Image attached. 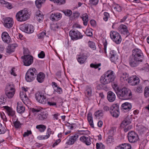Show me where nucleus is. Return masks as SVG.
Listing matches in <instances>:
<instances>
[{
	"mask_svg": "<svg viewBox=\"0 0 149 149\" xmlns=\"http://www.w3.org/2000/svg\"><path fill=\"white\" fill-rule=\"evenodd\" d=\"M115 78L114 72L111 70H109L101 77L100 81L102 84L105 85L113 81Z\"/></svg>",
	"mask_w": 149,
	"mask_h": 149,
	"instance_id": "1",
	"label": "nucleus"
},
{
	"mask_svg": "<svg viewBox=\"0 0 149 149\" xmlns=\"http://www.w3.org/2000/svg\"><path fill=\"white\" fill-rule=\"evenodd\" d=\"M116 94L118 97L122 100H128L132 97L131 91L126 87H123L119 90L116 93Z\"/></svg>",
	"mask_w": 149,
	"mask_h": 149,
	"instance_id": "2",
	"label": "nucleus"
},
{
	"mask_svg": "<svg viewBox=\"0 0 149 149\" xmlns=\"http://www.w3.org/2000/svg\"><path fill=\"white\" fill-rule=\"evenodd\" d=\"M37 74V72L35 68H31L27 72L25 79L27 82H31L34 80Z\"/></svg>",
	"mask_w": 149,
	"mask_h": 149,
	"instance_id": "3",
	"label": "nucleus"
},
{
	"mask_svg": "<svg viewBox=\"0 0 149 149\" xmlns=\"http://www.w3.org/2000/svg\"><path fill=\"white\" fill-rule=\"evenodd\" d=\"M110 112L112 116L118 117L120 114L119 105L118 104H113L110 108Z\"/></svg>",
	"mask_w": 149,
	"mask_h": 149,
	"instance_id": "4",
	"label": "nucleus"
},
{
	"mask_svg": "<svg viewBox=\"0 0 149 149\" xmlns=\"http://www.w3.org/2000/svg\"><path fill=\"white\" fill-rule=\"evenodd\" d=\"M127 136L129 141L131 143H136L139 139L138 135L133 131H130L129 132Z\"/></svg>",
	"mask_w": 149,
	"mask_h": 149,
	"instance_id": "5",
	"label": "nucleus"
},
{
	"mask_svg": "<svg viewBox=\"0 0 149 149\" xmlns=\"http://www.w3.org/2000/svg\"><path fill=\"white\" fill-rule=\"evenodd\" d=\"M20 29L28 33H32L34 30L33 26L29 24H24L21 26Z\"/></svg>",
	"mask_w": 149,
	"mask_h": 149,
	"instance_id": "6",
	"label": "nucleus"
},
{
	"mask_svg": "<svg viewBox=\"0 0 149 149\" xmlns=\"http://www.w3.org/2000/svg\"><path fill=\"white\" fill-rule=\"evenodd\" d=\"M111 38L117 44H119L121 42L122 39L120 35L116 31H111L110 33Z\"/></svg>",
	"mask_w": 149,
	"mask_h": 149,
	"instance_id": "7",
	"label": "nucleus"
},
{
	"mask_svg": "<svg viewBox=\"0 0 149 149\" xmlns=\"http://www.w3.org/2000/svg\"><path fill=\"white\" fill-rule=\"evenodd\" d=\"M131 56L140 60V62H142L144 57L142 51L138 48L135 49L132 51Z\"/></svg>",
	"mask_w": 149,
	"mask_h": 149,
	"instance_id": "8",
	"label": "nucleus"
},
{
	"mask_svg": "<svg viewBox=\"0 0 149 149\" xmlns=\"http://www.w3.org/2000/svg\"><path fill=\"white\" fill-rule=\"evenodd\" d=\"M69 35L71 39L73 40L81 39L83 37L81 33L77 30H70L69 32Z\"/></svg>",
	"mask_w": 149,
	"mask_h": 149,
	"instance_id": "9",
	"label": "nucleus"
},
{
	"mask_svg": "<svg viewBox=\"0 0 149 149\" xmlns=\"http://www.w3.org/2000/svg\"><path fill=\"white\" fill-rule=\"evenodd\" d=\"M27 16L26 13L24 11L21 10L16 14V18L18 21H24L27 20Z\"/></svg>",
	"mask_w": 149,
	"mask_h": 149,
	"instance_id": "10",
	"label": "nucleus"
},
{
	"mask_svg": "<svg viewBox=\"0 0 149 149\" xmlns=\"http://www.w3.org/2000/svg\"><path fill=\"white\" fill-rule=\"evenodd\" d=\"M35 97L38 102L43 104H45L47 102L46 97L41 92H38L36 93L35 94Z\"/></svg>",
	"mask_w": 149,
	"mask_h": 149,
	"instance_id": "11",
	"label": "nucleus"
},
{
	"mask_svg": "<svg viewBox=\"0 0 149 149\" xmlns=\"http://www.w3.org/2000/svg\"><path fill=\"white\" fill-rule=\"evenodd\" d=\"M21 58L23 59L24 65L25 66H29L33 62V57L30 55H24V56H22Z\"/></svg>",
	"mask_w": 149,
	"mask_h": 149,
	"instance_id": "12",
	"label": "nucleus"
},
{
	"mask_svg": "<svg viewBox=\"0 0 149 149\" xmlns=\"http://www.w3.org/2000/svg\"><path fill=\"white\" fill-rule=\"evenodd\" d=\"M118 30L121 34L127 35L126 37L129 36L130 34L127 27L124 24L120 25L118 28Z\"/></svg>",
	"mask_w": 149,
	"mask_h": 149,
	"instance_id": "13",
	"label": "nucleus"
},
{
	"mask_svg": "<svg viewBox=\"0 0 149 149\" xmlns=\"http://www.w3.org/2000/svg\"><path fill=\"white\" fill-rule=\"evenodd\" d=\"M140 61L139 60L130 56L129 58V63L130 65L132 67L137 66L139 64Z\"/></svg>",
	"mask_w": 149,
	"mask_h": 149,
	"instance_id": "14",
	"label": "nucleus"
},
{
	"mask_svg": "<svg viewBox=\"0 0 149 149\" xmlns=\"http://www.w3.org/2000/svg\"><path fill=\"white\" fill-rule=\"evenodd\" d=\"M140 81L139 78L136 75L129 77L127 82L132 86H134L138 84Z\"/></svg>",
	"mask_w": 149,
	"mask_h": 149,
	"instance_id": "15",
	"label": "nucleus"
},
{
	"mask_svg": "<svg viewBox=\"0 0 149 149\" xmlns=\"http://www.w3.org/2000/svg\"><path fill=\"white\" fill-rule=\"evenodd\" d=\"M3 21L4 26L8 28L12 27L13 24V20L12 18L6 17L4 19Z\"/></svg>",
	"mask_w": 149,
	"mask_h": 149,
	"instance_id": "16",
	"label": "nucleus"
},
{
	"mask_svg": "<svg viewBox=\"0 0 149 149\" xmlns=\"http://www.w3.org/2000/svg\"><path fill=\"white\" fill-rule=\"evenodd\" d=\"M18 45L16 44H13L9 45L6 47V52L8 55H10L11 53L14 52L15 48L17 47Z\"/></svg>",
	"mask_w": 149,
	"mask_h": 149,
	"instance_id": "17",
	"label": "nucleus"
},
{
	"mask_svg": "<svg viewBox=\"0 0 149 149\" xmlns=\"http://www.w3.org/2000/svg\"><path fill=\"white\" fill-rule=\"evenodd\" d=\"M131 104L126 102L123 104L121 105V109L125 112H127L130 111L132 108Z\"/></svg>",
	"mask_w": 149,
	"mask_h": 149,
	"instance_id": "18",
	"label": "nucleus"
},
{
	"mask_svg": "<svg viewBox=\"0 0 149 149\" xmlns=\"http://www.w3.org/2000/svg\"><path fill=\"white\" fill-rule=\"evenodd\" d=\"M1 38L2 40L4 42L8 44L9 43L11 42V38L7 32H4L2 33Z\"/></svg>",
	"mask_w": 149,
	"mask_h": 149,
	"instance_id": "19",
	"label": "nucleus"
},
{
	"mask_svg": "<svg viewBox=\"0 0 149 149\" xmlns=\"http://www.w3.org/2000/svg\"><path fill=\"white\" fill-rule=\"evenodd\" d=\"M79 139L81 141L87 146L90 145L92 143L90 137L89 136H86L85 135L83 136L80 137Z\"/></svg>",
	"mask_w": 149,
	"mask_h": 149,
	"instance_id": "20",
	"label": "nucleus"
},
{
	"mask_svg": "<svg viewBox=\"0 0 149 149\" xmlns=\"http://www.w3.org/2000/svg\"><path fill=\"white\" fill-rule=\"evenodd\" d=\"M62 16V14L60 13H54L51 15L50 18L52 21H56L59 20L61 18Z\"/></svg>",
	"mask_w": 149,
	"mask_h": 149,
	"instance_id": "21",
	"label": "nucleus"
},
{
	"mask_svg": "<svg viewBox=\"0 0 149 149\" xmlns=\"http://www.w3.org/2000/svg\"><path fill=\"white\" fill-rule=\"evenodd\" d=\"M110 54V60L112 62L116 63L118 59V55L114 50L111 51Z\"/></svg>",
	"mask_w": 149,
	"mask_h": 149,
	"instance_id": "22",
	"label": "nucleus"
},
{
	"mask_svg": "<svg viewBox=\"0 0 149 149\" xmlns=\"http://www.w3.org/2000/svg\"><path fill=\"white\" fill-rule=\"evenodd\" d=\"M79 136V135L78 134H75L73 136H70L66 143L69 145L74 144L75 142L77 141Z\"/></svg>",
	"mask_w": 149,
	"mask_h": 149,
	"instance_id": "23",
	"label": "nucleus"
},
{
	"mask_svg": "<svg viewBox=\"0 0 149 149\" xmlns=\"http://www.w3.org/2000/svg\"><path fill=\"white\" fill-rule=\"evenodd\" d=\"M5 92H15V86L12 83L7 84L6 86Z\"/></svg>",
	"mask_w": 149,
	"mask_h": 149,
	"instance_id": "24",
	"label": "nucleus"
},
{
	"mask_svg": "<svg viewBox=\"0 0 149 149\" xmlns=\"http://www.w3.org/2000/svg\"><path fill=\"white\" fill-rule=\"evenodd\" d=\"M116 98L115 94L111 91H109L107 93V99L110 102H112L115 101Z\"/></svg>",
	"mask_w": 149,
	"mask_h": 149,
	"instance_id": "25",
	"label": "nucleus"
},
{
	"mask_svg": "<svg viewBox=\"0 0 149 149\" xmlns=\"http://www.w3.org/2000/svg\"><path fill=\"white\" fill-rule=\"evenodd\" d=\"M120 79L122 81H127V82L129 77V74L126 72H122L120 74Z\"/></svg>",
	"mask_w": 149,
	"mask_h": 149,
	"instance_id": "26",
	"label": "nucleus"
},
{
	"mask_svg": "<svg viewBox=\"0 0 149 149\" xmlns=\"http://www.w3.org/2000/svg\"><path fill=\"white\" fill-rule=\"evenodd\" d=\"M48 115L47 112L46 111H43L38 115V119L41 120H46L47 118Z\"/></svg>",
	"mask_w": 149,
	"mask_h": 149,
	"instance_id": "27",
	"label": "nucleus"
},
{
	"mask_svg": "<svg viewBox=\"0 0 149 149\" xmlns=\"http://www.w3.org/2000/svg\"><path fill=\"white\" fill-rule=\"evenodd\" d=\"M17 111L19 113H24L25 110V107L22 105L21 102H18L17 105Z\"/></svg>",
	"mask_w": 149,
	"mask_h": 149,
	"instance_id": "28",
	"label": "nucleus"
},
{
	"mask_svg": "<svg viewBox=\"0 0 149 149\" xmlns=\"http://www.w3.org/2000/svg\"><path fill=\"white\" fill-rule=\"evenodd\" d=\"M45 75L42 72H40L37 76V79L38 82L41 83L44 80Z\"/></svg>",
	"mask_w": 149,
	"mask_h": 149,
	"instance_id": "29",
	"label": "nucleus"
},
{
	"mask_svg": "<svg viewBox=\"0 0 149 149\" xmlns=\"http://www.w3.org/2000/svg\"><path fill=\"white\" fill-rule=\"evenodd\" d=\"M4 108L7 111L8 116L13 117L15 115V112L11 108L7 106H6L4 107Z\"/></svg>",
	"mask_w": 149,
	"mask_h": 149,
	"instance_id": "30",
	"label": "nucleus"
},
{
	"mask_svg": "<svg viewBox=\"0 0 149 149\" xmlns=\"http://www.w3.org/2000/svg\"><path fill=\"white\" fill-rule=\"evenodd\" d=\"M85 93L86 95L88 97H90L92 95V88L90 86H87L86 87Z\"/></svg>",
	"mask_w": 149,
	"mask_h": 149,
	"instance_id": "31",
	"label": "nucleus"
},
{
	"mask_svg": "<svg viewBox=\"0 0 149 149\" xmlns=\"http://www.w3.org/2000/svg\"><path fill=\"white\" fill-rule=\"evenodd\" d=\"M36 15L38 20L39 22L42 21L44 18V15L42 12L38 10L36 12Z\"/></svg>",
	"mask_w": 149,
	"mask_h": 149,
	"instance_id": "32",
	"label": "nucleus"
},
{
	"mask_svg": "<svg viewBox=\"0 0 149 149\" xmlns=\"http://www.w3.org/2000/svg\"><path fill=\"white\" fill-rule=\"evenodd\" d=\"M123 149H131V145L128 143H122L118 146Z\"/></svg>",
	"mask_w": 149,
	"mask_h": 149,
	"instance_id": "33",
	"label": "nucleus"
},
{
	"mask_svg": "<svg viewBox=\"0 0 149 149\" xmlns=\"http://www.w3.org/2000/svg\"><path fill=\"white\" fill-rule=\"evenodd\" d=\"M86 59V56L84 55L79 56L77 58V61L80 64L83 63Z\"/></svg>",
	"mask_w": 149,
	"mask_h": 149,
	"instance_id": "34",
	"label": "nucleus"
},
{
	"mask_svg": "<svg viewBox=\"0 0 149 149\" xmlns=\"http://www.w3.org/2000/svg\"><path fill=\"white\" fill-rule=\"evenodd\" d=\"M87 119L89 125L91 127L93 128L94 127L92 114L91 113H89L88 114Z\"/></svg>",
	"mask_w": 149,
	"mask_h": 149,
	"instance_id": "35",
	"label": "nucleus"
},
{
	"mask_svg": "<svg viewBox=\"0 0 149 149\" xmlns=\"http://www.w3.org/2000/svg\"><path fill=\"white\" fill-rule=\"evenodd\" d=\"M83 21V23L84 25L86 26L87 24L88 21V16L86 13L83 14L81 17Z\"/></svg>",
	"mask_w": 149,
	"mask_h": 149,
	"instance_id": "36",
	"label": "nucleus"
},
{
	"mask_svg": "<svg viewBox=\"0 0 149 149\" xmlns=\"http://www.w3.org/2000/svg\"><path fill=\"white\" fill-rule=\"evenodd\" d=\"M46 0H36L35 1V4L36 6L39 8L41 7L42 4L44 3Z\"/></svg>",
	"mask_w": 149,
	"mask_h": 149,
	"instance_id": "37",
	"label": "nucleus"
},
{
	"mask_svg": "<svg viewBox=\"0 0 149 149\" xmlns=\"http://www.w3.org/2000/svg\"><path fill=\"white\" fill-rule=\"evenodd\" d=\"M103 112L102 110H99L96 111L94 113L95 116L97 118L102 116H103Z\"/></svg>",
	"mask_w": 149,
	"mask_h": 149,
	"instance_id": "38",
	"label": "nucleus"
},
{
	"mask_svg": "<svg viewBox=\"0 0 149 149\" xmlns=\"http://www.w3.org/2000/svg\"><path fill=\"white\" fill-rule=\"evenodd\" d=\"M36 128L39 129V131L41 132H43L46 129V126L42 125H37Z\"/></svg>",
	"mask_w": 149,
	"mask_h": 149,
	"instance_id": "39",
	"label": "nucleus"
},
{
	"mask_svg": "<svg viewBox=\"0 0 149 149\" xmlns=\"http://www.w3.org/2000/svg\"><path fill=\"white\" fill-rule=\"evenodd\" d=\"M78 134L80 135H88L90 134V132L88 130H78Z\"/></svg>",
	"mask_w": 149,
	"mask_h": 149,
	"instance_id": "40",
	"label": "nucleus"
},
{
	"mask_svg": "<svg viewBox=\"0 0 149 149\" xmlns=\"http://www.w3.org/2000/svg\"><path fill=\"white\" fill-rule=\"evenodd\" d=\"M62 12L65 15L67 16H70L72 14V11L70 10L66 9L63 10Z\"/></svg>",
	"mask_w": 149,
	"mask_h": 149,
	"instance_id": "41",
	"label": "nucleus"
},
{
	"mask_svg": "<svg viewBox=\"0 0 149 149\" xmlns=\"http://www.w3.org/2000/svg\"><path fill=\"white\" fill-rule=\"evenodd\" d=\"M92 29H87L85 33L88 36L91 37L93 36Z\"/></svg>",
	"mask_w": 149,
	"mask_h": 149,
	"instance_id": "42",
	"label": "nucleus"
},
{
	"mask_svg": "<svg viewBox=\"0 0 149 149\" xmlns=\"http://www.w3.org/2000/svg\"><path fill=\"white\" fill-rule=\"evenodd\" d=\"M6 131V129L0 123V134H5Z\"/></svg>",
	"mask_w": 149,
	"mask_h": 149,
	"instance_id": "43",
	"label": "nucleus"
},
{
	"mask_svg": "<svg viewBox=\"0 0 149 149\" xmlns=\"http://www.w3.org/2000/svg\"><path fill=\"white\" fill-rule=\"evenodd\" d=\"M15 92H5V94L9 98H11L13 97L15 94Z\"/></svg>",
	"mask_w": 149,
	"mask_h": 149,
	"instance_id": "44",
	"label": "nucleus"
},
{
	"mask_svg": "<svg viewBox=\"0 0 149 149\" xmlns=\"http://www.w3.org/2000/svg\"><path fill=\"white\" fill-rule=\"evenodd\" d=\"M97 149H105V146L101 143H97L96 144Z\"/></svg>",
	"mask_w": 149,
	"mask_h": 149,
	"instance_id": "45",
	"label": "nucleus"
},
{
	"mask_svg": "<svg viewBox=\"0 0 149 149\" xmlns=\"http://www.w3.org/2000/svg\"><path fill=\"white\" fill-rule=\"evenodd\" d=\"M88 46L93 50L95 49L96 47L95 43L93 42L89 41L88 42Z\"/></svg>",
	"mask_w": 149,
	"mask_h": 149,
	"instance_id": "46",
	"label": "nucleus"
},
{
	"mask_svg": "<svg viewBox=\"0 0 149 149\" xmlns=\"http://www.w3.org/2000/svg\"><path fill=\"white\" fill-rule=\"evenodd\" d=\"M13 124L15 128H19L21 127V124L20 122L17 120L14 121Z\"/></svg>",
	"mask_w": 149,
	"mask_h": 149,
	"instance_id": "47",
	"label": "nucleus"
},
{
	"mask_svg": "<svg viewBox=\"0 0 149 149\" xmlns=\"http://www.w3.org/2000/svg\"><path fill=\"white\" fill-rule=\"evenodd\" d=\"M144 95L145 97H147L149 96V88L146 87H145Z\"/></svg>",
	"mask_w": 149,
	"mask_h": 149,
	"instance_id": "48",
	"label": "nucleus"
},
{
	"mask_svg": "<svg viewBox=\"0 0 149 149\" xmlns=\"http://www.w3.org/2000/svg\"><path fill=\"white\" fill-rule=\"evenodd\" d=\"M113 139L112 136L109 135L108 136L107 139L106 140L107 143V144H109L112 143L113 141Z\"/></svg>",
	"mask_w": 149,
	"mask_h": 149,
	"instance_id": "49",
	"label": "nucleus"
},
{
	"mask_svg": "<svg viewBox=\"0 0 149 149\" xmlns=\"http://www.w3.org/2000/svg\"><path fill=\"white\" fill-rule=\"evenodd\" d=\"M130 123V121L127 119H125L122 123V125H123L125 126H127V125Z\"/></svg>",
	"mask_w": 149,
	"mask_h": 149,
	"instance_id": "50",
	"label": "nucleus"
},
{
	"mask_svg": "<svg viewBox=\"0 0 149 149\" xmlns=\"http://www.w3.org/2000/svg\"><path fill=\"white\" fill-rule=\"evenodd\" d=\"M109 15L107 12H105L104 13L103 19L105 21H107L109 17Z\"/></svg>",
	"mask_w": 149,
	"mask_h": 149,
	"instance_id": "51",
	"label": "nucleus"
},
{
	"mask_svg": "<svg viewBox=\"0 0 149 149\" xmlns=\"http://www.w3.org/2000/svg\"><path fill=\"white\" fill-rule=\"evenodd\" d=\"M31 110L33 113H38L40 111V109L39 108H31Z\"/></svg>",
	"mask_w": 149,
	"mask_h": 149,
	"instance_id": "52",
	"label": "nucleus"
},
{
	"mask_svg": "<svg viewBox=\"0 0 149 149\" xmlns=\"http://www.w3.org/2000/svg\"><path fill=\"white\" fill-rule=\"evenodd\" d=\"M112 87L116 94L117 91L120 89L118 87V85L116 84H114L112 85Z\"/></svg>",
	"mask_w": 149,
	"mask_h": 149,
	"instance_id": "53",
	"label": "nucleus"
},
{
	"mask_svg": "<svg viewBox=\"0 0 149 149\" xmlns=\"http://www.w3.org/2000/svg\"><path fill=\"white\" fill-rule=\"evenodd\" d=\"M101 63H99L97 64H94L91 63L90 64V67L91 68H94L95 69H97L101 65Z\"/></svg>",
	"mask_w": 149,
	"mask_h": 149,
	"instance_id": "54",
	"label": "nucleus"
},
{
	"mask_svg": "<svg viewBox=\"0 0 149 149\" xmlns=\"http://www.w3.org/2000/svg\"><path fill=\"white\" fill-rule=\"evenodd\" d=\"M99 0H90V3L93 5H96L98 2Z\"/></svg>",
	"mask_w": 149,
	"mask_h": 149,
	"instance_id": "55",
	"label": "nucleus"
},
{
	"mask_svg": "<svg viewBox=\"0 0 149 149\" xmlns=\"http://www.w3.org/2000/svg\"><path fill=\"white\" fill-rule=\"evenodd\" d=\"M6 101V99H4L3 96H1L0 97V105H3Z\"/></svg>",
	"mask_w": 149,
	"mask_h": 149,
	"instance_id": "56",
	"label": "nucleus"
},
{
	"mask_svg": "<svg viewBox=\"0 0 149 149\" xmlns=\"http://www.w3.org/2000/svg\"><path fill=\"white\" fill-rule=\"evenodd\" d=\"M51 132L52 131L51 129L50 128H48L47 130V135H45V137H46V139L49 137L50 134H51Z\"/></svg>",
	"mask_w": 149,
	"mask_h": 149,
	"instance_id": "57",
	"label": "nucleus"
},
{
	"mask_svg": "<svg viewBox=\"0 0 149 149\" xmlns=\"http://www.w3.org/2000/svg\"><path fill=\"white\" fill-rule=\"evenodd\" d=\"M116 128L114 127H112L109 130V133L111 134V135L113 134V133L116 131Z\"/></svg>",
	"mask_w": 149,
	"mask_h": 149,
	"instance_id": "58",
	"label": "nucleus"
},
{
	"mask_svg": "<svg viewBox=\"0 0 149 149\" xmlns=\"http://www.w3.org/2000/svg\"><path fill=\"white\" fill-rule=\"evenodd\" d=\"M38 56L39 58H44L45 56V54L44 52L43 51H42L39 54H38Z\"/></svg>",
	"mask_w": 149,
	"mask_h": 149,
	"instance_id": "59",
	"label": "nucleus"
},
{
	"mask_svg": "<svg viewBox=\"0 0 149 149\" xmlns=\"http://www.w3.org/2000/svg\"><path fill=\"white\" fill-rule=\"evenodd\" d=\"M136 91L139 93H141L143 91L142 87L141 86H139L137 88Z\"/></svg>",
	"mask_w": 149,
	"mask_h": 149,
	"instance_id": "60",
	"label": "nucleus"
},
{
	"mask_svg": "<svg viewBox=\"0 0 149 149\" xmlns=\"http://www.w3.org/2000/svg\"><path fill=\"white\" fill-rule=\"evenodd\" d=\"M32 132L31 130H27L26 132H25L23 134V136L25 137L26 136H28L29 135L31 134Z\"/></svg>",
	"mask_w": 149,
	"mask_h": 149,
	"instance_id": "61",
	"label": "nucleus"
},
{
	"mask_svg": "<svg viewBox=\"0 0 149 149\" xmlns=\"http://www.w3.org/2000/svg\"><path fill=\"white\" fill-rule=\"evenodd\" d=\"M5 6L9 9H11L12 8V6L11 4L8 2H6V3L5 5Z\"/></svg>",
	"mask_w": 149,
	"mask_h": 149,
	"instance_id": "62",
	"label": "nucleus"
},
{
	"mask_svg": "<svg viewBox=\"0 0 149 149\" xmlns=\"http://www.w3.org/2000/svg\"><path fill=\"white\" fill-rule=\"evenodd\" d=\"M132 125H129L127 127H125L124 129V131L125 132H126L128 131L129 130H131L132 128Z\"/></svg>",
	"mask_w": 149,
	"mask_h": 149,
	"instance_id": "63",
	"label": "nucleus"
},
{
	"mask_svg": "<svg viewBox=\"0 0 149 149\" xmlns=\"http://www.w3.org/2000/svg\"><path fill=\"white\" fill-rule=\"evenodd\" d=\"M46 35V33L45 32H42L39 33L38 35V37L39 38H42L44 37V36Z\"/></svg>",
	"mask_w": 149,
	"mask_h": 149,
	"instance_id": "64",
	"label": "nucleus"
}]
</instances>
